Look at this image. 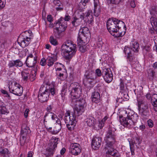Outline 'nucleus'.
<instances>
[{
  "label": "nucleus",
  "instance_id": "4",
  "mask_svg": "<svg viewBox=\"0 0 157 157\" xmlns=\"http://www.w3.org/2000/svg\"><path fill=\"white\" fill-rule=\"evenodd\" d=\"M71 86L72 87L70 94L71 105L72 106H74L76 104V101L82 99L79 98L82 93V88L78 83H72Z\"/></svg>",
  "mask_w": 157,
  "mask_h": 157
},
{
  "label": "nucleus",
  "instance_id": "22",
  "mask_svg": "<svg viewBox=\"0 0 157 157\" xmlns=\"http://www.w3.org/2000/svg\"><path fill=\"white\" fill-rule=\"evenodd\" d=\"M94 14L96 17H98L101 12V9L99 5V2L98 0L94 1Z\"/></svg>",
  "mask_w": 157,
  "mask_h": 157
},
{
  "label": "nucleus",
  "instance_id": "63",
  "mask_svg": "<svg viewBox=\"0 0 157 157\" xmlns=\"http://www.w3.org/2000/svg\"><path fill=\"white\" fill-rule=\"evenodd\" d=\"M152 105L154 106V110L157 112V103H152Z\"/></svg>",
  "mask_w": 157,
  "mask_h": 157
},
{
  "label": "nucleus",
  "instance_id": "32",
  "mask_svg": "<svg viewBox=\"0 0 157 157\" xmlns=\"http://www.w3.org/2000/svg\"><path fill=\"white\" fill-rule=\"evenodd\" d=\"M148 77L151 80H153L155 76V72L152 69H149L148 70Z\"/></svg>",
  "mask_w": 157,
  "mask_h": 157
},
{
  "label": "nucleus",
  "instance_id": "64",
  "mask_svg": "<svg viewBox=\"0 0 157 157\" xmlns=\"http://www.w3.org/2000/svg\"><path fill=\"white\" fill-rule=\"evenodd\" d=\"M146 97L148 99H150L151 97V94L150 93H147L146 95Z\"/></svg>",
  "mask_w": 157,
  "mask_h": 157
},
{
  "label": "nucleus",
  "instance_id": "43",
  "mask_svg": "<svg viewBox=\"0 0 157 157\" xmlns=\"http://www.w3.org/2000/svg\"><path fill=\"white\" fill-rule=\"evenodd\" d=\"M139 112L149 109L148 104H144V105L138 109Z\"/></svg>",
  "mask_w": 157,
  "mask_h": 157
},
{
  "label": "nucleus",
  "instance_id": "14",
  "mask_svg": "<svg viewBox=\"0 0 157 157\" xmlns=\"http://www.w3.org/2000/svg\"><path fill=\"white\" fill-rule=\"evenodd\" d=\"M102 74L106 82L109 83L113 79V75L109 68H104L103 70Z\"/></svg>",
  "mask_w": 157,
  "mask_h": 157
},
{
  "label": "nucleus",
  "instance_id": "48",
  "mask_svg": "<svg viewBox=\"0 0 157 157\" xmlns=\"http://www.w3.org/2000/svg\"><path fill=\"white\" fill-rule=\"evenodd\" d=\"M0 153L2 154H9V152L8 150L6 148L2 149L0 147Z\"/></svg>",
  "mask_w": 157,
  "mask_h": 157
},
{
  "label": "nucleus",
  "instance_id": "35",
  "mask_svg": "<svg viewBox=\"0 0 157 157\" xmlns=\"http://www.w3.org/2000/svg\"><path fill=\"white\" fill-rule=\"evenodd\" d=\"M77 42L78 44L79 50L81 52H84L86 50L85 46L86 44H84L83 43H80L78 41Z\"/></svg>",
  "mask_w": 157,
  "mask_h": 157
},
{
  "label": "nucleus",
  "instance_id": "34",
  "mask_svg": "<svg viewBox=\"0 0 157 157\" xmlns=\"http://www.w3.org/2000/svg\"><path fill=\"white\" fill-rule=\"evenodd\" d=\"M7 109L3 105V103L0 102V114H4L7 113Z\"/></svg>",
  "mask_w": 157,
  "mask_h": 157
},
{
  "label": "nucleus",
  "instance_id": "53",
  "mask_svg": "<svg viewBox=\"0 0 157 157\" xmlns=\"http://www.w3.org/2000/svg\"><path fill=\"white\" fill-rule=\"evenodd\" d=\"M147 124L148 126L150 127L151 128L153 126V122L152 121L151 119H149L147 121Z\"/></svg>",
  "mask_w": 157,
  "mask_h": 157
},
{
  "label": "nucleus",
  "instance_id": "60",
  "mask_svg": "<svg viewBox=\"0 0 157 157\" xmlns=\"http://www.w3.org/2000/svg\"><path fill=\"white\" fill-rule=\"evenodd\" d=\"M130 4L132 8H134L136 6V4L134 1H132L130 2Z\"/></svg>",
  "mask_w": 157,
  "mask_h": 157
},
{
  "label": "nucleus",
  "instance_id": "52",
  "mask_svg": "<svg viewBox=\"0 0 157 157\" xmlns=\"http://www.w3.org/2000/svg\"><path fill=\"white\" fill-rule=\"evenodd\" d=\"M67 88H63L61 90V96L62 98L65 95L67 92Z\"/></svg>",
  "mask_w": 157,
  "mask_h": 157
},
{
  "label": "nucleus",
  "instance_id": "62",
  "mask_svg": "<svg viewBox=\"0 0 157 157\" xmlns=\"http://www.w3.org/2000/svg\"><path fill=\"white\" fill-rule=\"evenodd\" d=\"M29 110L28 109H26L24 113V115L25 117H27L28 116V113L29 112Z\"/></svg>",
  "mask_w": 157,
  "mask_h": 157
},
{
  "label": "nucleus",
  "instance_id": "57",
  "mask_svg": "<svg viewBox=\"0 0 157 157\" xmlns=\"http://www.w3.org/2000/svg\"><path fill=\"white\" fill-rule=\"evenodd\" d=\"M47 19L48 21L49 22H51L53 21L52 17L50 15H48L47 17Z\"/></svg>",
  "mask_w": 157,
  "mask_h": 157
},
{
  "label": "nucleus",
  "instance_id": "47",
  "mask_svg": "<svg viewBox=\"0 0 157 157\" xmlns=\"http://www.w3.org/2000/svg\"><path fill=\"white\" fill-rule=\"evenodd\" d=\"M50 41L51 44L53 45H56L58 44V42L54 38L53 36H51L50 38Z\"/></svg>",
  "mask_w": 157,
  "mask_h": 157
},
{
  "label": "nucleus",
  "instance_id": "27",
  "mask_svg": "<svg viewBox=\"0 0 157 157\" xmlns=\"http://www.w3.org/2000/svg\"><path fill=\"white\" fill-rule=\"evenodd\" d=\"M71 23L73 27H76L79 26L81 22V20L75 16L71 18Z\"/></svg>",
  "mask_w": 157,
  "mask_h": 157
},
{
  "label": "nucleus",
  "instance_id": "9",
  "mask_svg": "<svg viewBox=\"0 0 157 157\" xmlns=\"http://www.w3.org/2000/svg\"><path fill=\"white\" fill-rule=\"evenodd\" d=\"M78 101H76V105L74 106H72L75 107L78 104V107H76L74 109V112H73L75 116H78L81 115L84 112L86 106V100L83 98Z\"/></svg>",
  "mask_w": 157,
  "mask_h": 157
},
{
  "label": "nucleus",
  "instance_id": "29",
  "mask_svg": "<svg viewBox=\"0 0 157 157\" xmlns=\"http://www.w3.org/2000/svg\"><path fill=\"white\" fill-rule=\"evenodd\" d=\"M131 48H132V51L134 52H138L140 48L139 44L136 41H132L131 43Z\"/></svg>",
  "mask_w": 157,
  "mask_h": 157
},
{
  "label": "nucleus",
  "instance_id": "39",
  "mask_svg": "<svg viewBox=\"0 0 157 157\" xmlns=\"http://www.w3.org/2000/svg\"><path fill=\"white\" fill-rule=\"evenodd\" d=\"M127 95V96L128 94L126 95L124 94V98L121 97V98L119 97L117 98L116 100V102L122 103L123 102L127 101V99H128V98L125 97V96H126Z\"/></svg>",
  "mask_w": 157,
  "mask_h": 157
},
{
  "label": "nucleus",
  "instance_id": "8",
  "mask_svg": "<svg viewBox=\"0 0 157 157\" xmlns=\"http://www.w3.org/2000/svg\"><path fill=\"white\" fill-rule=\"evenodd\" d=\"M90 36V33L88 28L86 27L82 28L80 29L77 41L84 44H87L89 41Z\"/></svg>",
  "mask_w": 157,
  "mask_h": 157
},
{
  "label": "nucleus",
  "instance_id": "13",
  "mask_svg": "<svg viewBox=\"0 0 157 157\" xmlns=\"http://www.w3.org/2000/svg\"><path fill=\"white\" fill-rule=\"evenodd\" d=\"M81 151V148L79 144L73 143L71 144L70 147V152L75 155H77Z\"/></svg>",
  "mask_w": 157,
  "mask_h": 157
},
{
  "label": "nucleus",
  "instance_id": "23",
  "mask_svg": "<svg viewBox=\"0 0 157 157\" xmlns=\"http://www.w3.org/2000/svg\"><path fill=\"white\" fill-rule=\"evenodd\" d=\"M84 76L87 81L89 79L94 80L96 78L95 73L92 70L88 71H86Z\"/></svg>",
  "mask_w": 157,
  "mask_h": 157
},
{
  "label": "nucleus",
  "instance_id": "33",
  "mask_svg": "<svg viewBox=\"0 0 157 157\" xmlns=\"http://www.w3.org/2000/svg\"><path fill=\"white\" fill-rule=\"evenodd\" d=\"M94 119L92 117L88 118L86 120V122L87 125L89 126H93L94 125Z\"/></svg>",
  "mask_w": 157,
  "mask_h": 157
},
{
  "label": "nucleus",
  "instance_id": "19",
  "mask_svg": "<svg viewBox=\"0 0 157 157\" xmlns=\"http://www.w3.org/2000/svg\"><path fill=\"white\" fill-rule=\"evenodd\" d=\"M31 38L26 36L25 38H23L21 36H19L17 39L18 43L22 47H25L29 44Z\"/></svg>",
  "mask_w": 157,
  "mask_h": 157
},
{
  "label": "nucleus",
  "instance_id": "2",
  "mask_svg": "<svg viewBox=\"0 0 157 157\" xmlns=\"http://www.w3.org/2000/svg\"><path fill=\"white\" fill-rule=\"evenodd\" d=\"M76 46L70 40L67 41L62 45L61 51L66 60L70 61L75 56L77 51Z\"/></svg>",
  "mask_w": 157,
  "mask_h": 157
},
{
  "label": "nucleus",
  "instance_id": "40",
  "mask_svg": "<svg viewBox=\"0 0 157 157\" xmlns=\"http://www.w3.org/2000/svg\"><path fill=\"white\" fill-rule=\"evenodd\" d=\"M132 48L128 46H125L124 48V52L126 54H127V56L132 54Z\"/></svg>",
  "mask_w": 157,
  "mask_h": 157
},
{
  "label": "nucleus",
  "instance_id": "58",
  "mask_svg": "<svg viewBox=\"0 0 157 157\" xmlns=\"http://www.w3.org/2000/svg\"><path fill=\"white\" fill-rule=\"evenodd\" d=\"M104 122L101 121L99 122V124L98 125V126L100 128H101L104 126Z\"/></svg>",
  "mask_w": 157,
  "mask_h": 157
},
{
  "label": "nucleus",
  "instance_id": "44",
  "mask_svg": "<svg viewBox=\"0 0 157 157\" xmlns=\"http://www.w3.org/2000/svg\"><path fill=\"white\" fill-rule=\"evenodd\" d=\"M89 1L90 0H81V2L79 3V5L81 7L83 8L82 6L85 7Z\"/></svg>",
  "mask_w": 157,
  "mask_h": 157
},
{
  "label": "nucleus",
  "instance_id": "36",
  "mask_svg": "<svg viewBox=\"0 0 157 157\" xmlns=\"http://www.w3.org/2000/svg\"><path fill=\"white\" fill-rule=\"evenodd\" d=\"M143 99V98L142 97L140 98H138V97H137V101L138 108H140V107H141V106H143V105H144V104H147V103L145 102V101H144Z\"/></svg>",
  "mask_w": 157,
  "mask_h": 157
},
{
  "label": "nucleus",
  "instance_id": "55",
  "mask_svg": "<svg viewBox=\"0 0 157 157\" xmlns=\"http://www.w3.org/2000/svg\"><path fill=\"white\" fill-rule=\"evenodd\" d=\"M151 48L149 46H145L143 48L144 51H146L147 52H149Z\"/></svg>",
  "mask_w": 157,
  "mask_h": 157
},
{
  "label": "nucleus",
  "instance_id": "24",
  "mask_svg": "<svg viewBox=\"0 0 157 157\" xmlns=\"http://www.w3.org/2000/svg\"><path fill=\"white\" fill-rule=\"evenodd\" d=\"M85 20L87 19L89 24H91L93 21V13L91 10H88L85 15Z\"/></svg>",
  "mask_w": 157,
  "mask_h": 157
},
{
  "label": "nucleus",
  "instance_id": "42",
  "mask_svg": "<svg viewBox=\"0 0 157 157\" xmlns=\"http://www.w3.org/2000/svg\"><path fill=\"white\" fill-rule=\"evenodd\" d=\"M48 113L49 114V117H50H50H51L52 119L53 120H56V119H57V120H56V122H58V121H57L58 120V119L57 116L54 113L52 112Z\"/></svg>",
  "mask_w": 157,
  "mask_h": 157
},
{
  "label": "nucleus",
  "instance_id": "18",
  "mask_svg": "<svg viewBox=\"0 0 157 157\" xmlns=\"http://www.w3.org/2000/svg\"><path fill=\"white\" fill-rule=\"evenodd\" d=\"M34 72L33 71H31L32 75H31L29 73L23 71L21 72L22 79L25 82H26L28 79H30L31 81H33L35 79V76L34 75Z\"/></svg>",
  "mask_w": 157,
  "mask_h": 157
},
{
  "label": "nucleus",
  "instance_id": "30",
  "mask_svg": "<svg viewBox=\"0 0 157 157\" xmlns=\"http://www.w3.org/2000/svg\"><path fill=\"white\" fill-rule=\"evenodd\" d=\"M127 61L129 62L131 64H134L137 61V58L133 56L132 54L127 56Z\"/></svg>",
  "mask_w": 157,
  "mask_h": 157
},
{
  "label": "nucleus",
  "instance_id": "31",
  "mask_svg": "<svg viewBox=\"0 0 157 157\" xmlns=\"http://www.w3.org/2000/svg\"><path fill=\"white\" fill-rule=\"evenodd\" d=\"M150 21L153 28L157 26V18L156 15L152 16L150 18Z\"/></svg>",
  "mask_w": 157,
  "mask_h": 157
},
{
  "label": "nucleus",
  "instance_id": "41",
  "mask_svg": "<svg viewBox=\"0 0 157 157\" xmlns=\"http://www.w3.org/2000/svg\"><path fill=\"white\" fill-rule=\"evenodd\" d=\"M26 139V136H24L21 135V137L20 139V144L21 146H23L25 142Z\"/></svg>",
  "mask_w": 157,
  "mask_h": 157
},
{
  "label": "nucleus",
  "instance_id": "16",
  "mask_svg": "<svg viewBox=\"0 0 157 157\" xmlns=\"http://www.w3.org/2000/svg\"><path fill=\"white\" fill-rule=\"evenodd\" d=\"M120 121L121 124L125 127H129L135 123L126 117L119 116Z\"/></svg>",
  "mask_w": 157,
  "mask_h": 157
},
{
  "label": "nucleus",
  "instance_id": "6",
  "mask_svg": "<svg viewBox=\"0 0 157 157\" xmlns=\"http://www.w3.org/2000/svg\"><path fill=\"white\" fill-rule=\"evenodd\" d=\"M43 87L40 88L38 96V99L42 102L47 101L48 99L51 94L52 96L56 95V91L53 86L49 87L48 89H45L43 92Z\"/></svg>",
  "mask_w": 157,
  "mask_h": 157
},
{
  "label": "nucleus",
  "instance_id": "17",
  "mask_svg": "<svg viewBox=\"0 0 157 157\" xmlns=\"http://www.w3.org/2000/svg\"><path fill=\"white\" fill-rule=\"evenodd\" d=\"M23 65V63L19 59L10 60L7 64L8 67L10 69L14 68L15 67L18 68L22 67Z\"/></svg>",
  "mask_w": 157,
  "mask_h": 157
},
{
  "label": "nucleus",
  "instance_id": "20",
  "mask_svg": "<svg viewBox=\"0 0 157 157\" xmlns=\"http://www.w3.org/2000/svg\"><path fill=\"white\" fill-rule=\"evenodd\" d=\"M126 113L127 117L132 120L133 122L136 123L138 119V116L137 114L131 110L126 111Z\"/></svg>",
  "mask_w": 157,
  "mask_h": 157
},
{
  "label": "nucleus",
  "instance_id": "38",
  "mask_svg": "<svg viewBox=\"0 0 157 157\" xmlns=\"http://www.w3.org/2000/svg\"><path fill=\"white\" fill-rule=\"evenodd\" d=\"M120 89L121 90V92H123L125 90V87L124 86L123 80L122 79H120Z\"/></svg>",
  "mask_w": 157,
  "mask_h": 157
},
{
  "label": "nucleus",
  "instance_id": "61",
  "mask_svg": "<svg viewBox=\"0 0 157 157\" xmlns=\"http://www.w3.org/2000/svg\"><path fill=\"white\" fill-rule=\"evenodd\" d=\"M63 73H60L58 75L57 78L58 79H60L61 80H62L63 79Z\"/></svg>",
  "mask_w": 157,
  "mask_h": 157
},
{
  "label": "nucleus",
  "instance_id": "45",
  "mask_svg": "<svg viewBox=\"0 0 157 157\" xmlns=\"http://www.w3.org/2000/svg\"><path fill=\"white\" fill-rule=\"evenodd\" d=\"M151 101L152 103H157V94H154L152 95Z\"/></svg>",
  "mask_w": 157,
  "mask_h": 157
},
{
  "label": "nucleus",
  "instance_id": "37",
  "mask_svg": "<svg viewBox=\"0 0 157 157\" xmlns=\"http://www.w3.org/2000/svg\"><path fill=\"white\" fill-rule=\"evenodd\" d=\"M139 114L141 116L144 118L146 117H148L149 115V109L140 111L139 112Z\"/></svg>",
  "mask_w": 157,
  "mask_h": 157
},
{
  "label": "nucleus",
  "instance_id": "50",
  "mask_svg": "<svg viewBox=\"0 0 157 157\" xmlns=\"http://www.w3.org/2000/svg\"><path fill=\"white\" fill-rule=\"evenodd\" d=\"M40 64L42 66H44L47 63L46 59L44 58H42L40 61Z\"/></svg>",
  "mask_w": 157,
  "mask_h": 157
},
{
  "label": "nucleus",
  "instance_id": "51",
  "mask_svg": "<svg viewBox=\"0 0 157 157\" xmlns=\"http://www.w3.org/2000/svg\"><path fill=\"white\" fill-rule=\"evenodd\" d=\"M6 4V0H0V8L1 9L4 8Z\"/></svg>",
  "mask_w": 157,
  "mask_h": 157
},
{
  "label": "nucleus",
  "instance_id": "10",
  "mask_svg": "<svg viewBox=\"0 0 157 157\" xmlns=\"http://www.w3.org/2000/svg\"><path fill=\"white\" fill-rule=\"evenodd\" d=\"M37 59L36 56L33 57L32 54H30L26 58L25 63L26 66L32 68V71L34 72V75H36V67L35 65L36 64Z\"/></svg>",
  "mask_w": 157,
  "mask_h": 157
},
{
  "label": "nucleus",
  "instance_id": "49",
  "mask_svg": "<svg viewBox=\"0 0 157 157\" xmlns=\"http://www.w3.org/2000/svg\"><path fill=\"white\" fill-rule=\"evenodd\" d=\"M95 75L98 77H100L102 75V73L101 70L99 69H97L95 71Z\"/></svg>",
  "mask_w": 157,
  "mask_h": 157
},
{
  "label": "nucleus",
  "instance_id": "59",
  "mask_svg": "<svg viewBox=\"0 0 157 157\" xmlns=\"http://www.w3.org/2000/svg\"><path fill=\"white\" fill-rule=\"evenodd\" d=\"M54 3L57 6H60V5L61 3L60 1L58 0H56L54 1Z\"/></svg>",
  "mask_w": 157,
  "mask_h": 157
},
{
  "label": "nucleus",
  "instance_id": "3",
  "mask_svg": "<svg viewBox=\"0 0 157 157\" xmlns=\"http://www.w3.org/2000/svg\"><path fill=\"white\" fill-rule=\"evenodd\" d=\"M70 16L68 15H65L63 18L61 17L58 20L54 23V35L57 38L60 37L62 33L64 32L67 27V21H69L71 19Z\"/></svg>",
  "mask_w": 157,
  "mask_h": 157
},
{
  "label": "nucleus",
  "instance_id": "28",
  "mask_svg": "<svg viewBox=\"0 0 157 157\" xmlns=\"http://www.w3.org/2000/svg\"><path fill=\"white\" fill-rule=\"evenodd\" d=\"M56 55L53 56H48L46 59L47 65L49 67L52 66L56 61Z\"/></svg>",
  "mask_w": 157,
  "mask_h": 157
},
{
  "label": "nucleus",
  "instance_id": "15",
  "mask_svg": "<svg viewBox=\"0 0 157 157\" xmlns=\"http://www.w3.org/2000/svg\"><path fill=\"white\" fill-rule=\"evenodd\" d=\"M101 138L99 136L94 137L91 143V146L94 150H98L100 147L101 143Z\"/></svg>",
  "mask_w": 157,
  "mask_h": 157
},
{
  "label": "nucleus",
  "instance_id": "26",
  "mask_svg": "<svg viewBox=\"0 0 157 157\" xmlns=\"http://www.w3.org/2000/svg\"><path fill=\"white\" fill-rule=\"evenodd\" d=\"M30 131L29 127L27 126L25 124H23L21 126V134L24 136H26L30 133Z\"/></svg>",
  "mask_w": 157,
  "mask_h": 157
},
{
  "label": "nucleus",
  "instance_id": "11",
  "mask_svg": "<svg viewBox=\"0 0 157 157\" xmlns=\"http://www.w3.org/2000/svg\"><path fill=\"white\" fill-rule=\"evenodd\" d=\"M8 88L10 92L15 95L20 96L22 94L23 90V87L16 82L13 84L11 82V84L9 85Z\"/></svg>",
  "mask_w": 157,
  "mask_h": 157
},
{
  "label": "nucleus",
  "instance_id": "46",
  "mask_svg": "<svg viewBox=\"0 0 157 157\" xmlns=\"http://www.w3.org/2000/svg\"><path fill=\"white\" fill-rule=\"evenodd\" d=\"M49 113H46L45 115L44 116V120H43V123L44 125H45L46 122H47V120H48L50 119L49 117Z\"/></svg>",
  "mask_w": 157,
  "mask_h": 157
},
{
  "label": "nucleus",
  "instance_id": "1",
  "mask_svg": "<svg viewBox=\"0 0 157 157\" xmlns=\"http://www.w3.org/2000/svg\"><path fill=\"white\" fill-rule=\"evenodd\" d=\"M116 129L110 127L108 129L104 140L106 143L105 149L106 153V157H120V154L113 147L116 141Z\"/></svg>",
  "mask_w": 157,
  "mask_h": 157
},
{
  "label": "nucleus",
  "instance_id": "21",
  "mask_svg": "<svg viewBox=\"0 0 157 157\" xmlns=\"http://www.w3.org/2000/svg\"><path fill=\"white\" fill-rule=\"evenodd\" d=\"M117 22V33H119L120 32H125V33L126 27L124 22L118 19Z\"/></svg>",
  "mask_w": 157,
  "mask_h": 157
},
{
  "label": "nucleus",
  "instance_id": "5",
  "mask_svg": "<svg viewBox=\"0 0 157 157\" xmlns=\"http://www.w3.org/2000/svg\"><path fill=\"white\" fill-rule=\"evenodd\" d=\"M117 19L115 18H109L106 23L107 29L109 32L115 37H121L125 34V32H120L119 33H117Z\"/></svg>",
  "mask_w": 157,
  "mask_h": 157
},
{
  "label": "nucleus",
  "instance_id": "25",
  "mask_svg": "<svg viewBox=\"0 0 157 157\" xmlns=\"http://www.w3.org/2000/svg\"><path fill=\"white\" fill-rule=\"evenodd\" d=\"M91 98L93 102L96 103L99 102L101 101L100 94L98 92L94 91L93 93Z\"/></svg>",
  "mask_w": 157,
  "mask_h": 157
},
{
  "label": "nucleus",
  "instance_id": "54",
  "mask_svg": "<svg viewBox=\"0 0 157 157\" xmlns=\"http://www.w3.org/2000/svg\"><path fill=\"white\" fill-rule=\"evenodd\" d=\"M130 150H134V145L133 142H131L129 141Z\"/></svg>",
  "mask_w": 157,
  "mask_h": 157
},
{
  "label": "nucleus",
  "instance_id": "7",
  "mask_svg": "<svg viewBox=\"0 0 157 157\" xmlns=\"http://www.w3.org/2000/svg\"><path fill=\"white\" fill-rule=\"evenodd\" d=\"M75 118L76 116L73 112L71 113L70 111H68L65 113L64 121L69 130L71 131L74 129L76 122Z\"/></svg>",
  "mask_w": 157,
  "mask_h": 157
},
{
  "label": "nucleus",
  "instance_id": "12",
  "mask_svg": "<svg viewBox=\"0 0 157 157\" xmlns=\"http://www.w3.org/2000/svg\"><path fill=\"white\" fill-rule=\"evenodd\" d=\"M58 140V138L55 137H52L48 144L49 148L45 154L46 157H49L53 155L54 150L57 147Z\"/></svg>",
  "mask_w": 157,
  "mask_h": 157
},
{
  "label": "nucleus",
  "instance_id": "56",
  "mask_svg": "<svg viewBox=\"0 0 157 157\" xmlns=\"http://www.w3.org/2000/svg\"><path fill=\"white\" fill-rule=\"evenodd\" d=\"M52 105H50L48 106L46 108V110L48 112V113L51 112H50V111L52 110Z\"/></svg>",
  "mask_w": 157,
  "mask_h": 157
}]
</instances>
